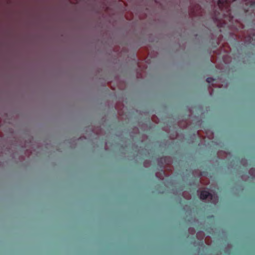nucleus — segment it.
I'll return each instance as SVG.
<instances>
[{
  "label": "nucleus",
  "instance_id": "7ed1b4c3",
  "mask_svg": "<svg viewBox=\"0 0 255 255\" xmlns=\"http://www.w3.org/2000/svg\"><path fill=\"white\" fill-rule=\"evenodd\" d=\"M214 81V79L211 77H208L206 79V81L208 83H211L213 82Z\"/></svg>",
  "mask_w": 255,
  "mask_h": 255
},
{
  "label": "nucleus",
  "instance_id": "f257e3e1",
  "mask_svg": "<svg viewBox=\"0 0 255 255\" xmlns=\"http://www.w3.org/2000/svg\"><path fill=\"white\" fill-rule=\"evenodd\" d=\"M212 197V195L208 191L203 190L200 193V198L202 200L206 199L208 197Z\"/></svg>",
  "mask_w": 255,
  "mask_h": 255
},
{
  "label": "nucleus",
  "instance_id": "f03ea898",
  "mask_svg": "<svg viewBox=\"0 0 255 255\" xmlns=\"http://www.w3.org/2000/svg\"><path fill=\"white\" fill-rule=\"evenodd\" d=\"M246 3H249L251 7H253L255 5V0H244Z\"/></svg>",
  "mask_w": 255,
  "mask_h": 255
}]
</instances>
